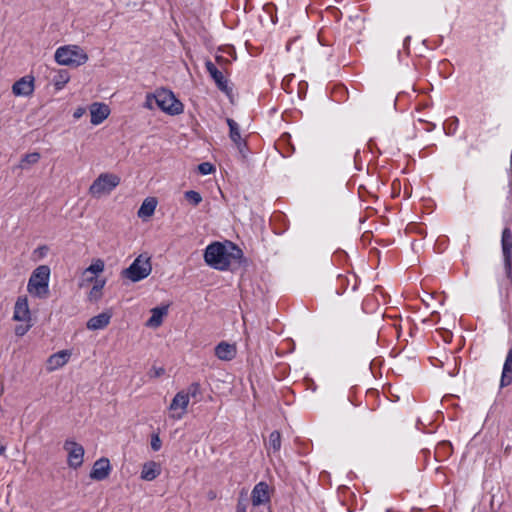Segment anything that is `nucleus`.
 Returning <instances> with one entry per match:
<instances>
[{
    "label": "nucleus",
    "instance_id": "b1692460",
    "mask_svg": "<svg viewBox=\"0 0 512 512\" xmlns=\"http://www.w3.org/2000/svg\"><path fill=\"white\" fill-rule=\"evenodd\" d=\"M86 280L88 282H94V285L89 292V299L98 301L102 296V289L106 284V279H98L96 277L91 276Z\"/></svg>",
    "mask_w": 512,
    "mask_h": 512
},
{
    "label": "nucleus",
    "instance_id": "a19ab883",
    "mask_svg": "<svg viewBox=\"0 0 512 512\" xmlns=\"http://www.w3.org/2000/svg\"><path fill=\"white\" fill-rule=\"evenodd\" d=\"M410 40H411V37H410V36H407V37L404 39L403 45H404V47H405V48H407V47H408V44H409Z\"/></svg>",
    "mask_w": 512,
    "mask_h": 512
},
{
    "label": "nucleus",
    "instance_id": "5701e85b",
    "mask_svg": "<svg viewBox=\"0 0 512 512\" xmlns=\"http://www.w3.org/2000/svg\"><path fill=\"white\" fill-rule=\"evenodd\" d=\"M157 200L154 197H147L141 204L138 210V217L148 218L151 217L156 209Z\"/></svg>",
    "mask_w": 512,
    "mask_h": 512
},
{
    "label": "nucleus",
    "instance_id": "4468645a",
    "mask_svg": "<svg viewBox=\"0 0 512 512\" xmlns=\"http://www.w3.org/2000/svg\"><path fill=\"white\" fill-rule=\"evenodd\" d=\"M13 319L21 322H30L31 313L26 296H20L17 298L14 306Z\"/></svg>",
    "mask_w": 512,
    "mask_h": 512
},
{
    "label": "nucleus",
    "instance_id": "c03bdc74",
    "mask_svg": "<svg viewBox=\"0 0 512 512\" xmlns=\"http://www.w3.org/2000/svg\"><path fill=\"white\" fill-rule=\"evenodd\" d=\"M6 451V447L0 444V455H3Z\"/></svg>",
    "mask_w": 512,
    "mask_h": 512
},
{
    "label": "nucleus",
    "instance_id": "7ed1b4c3",
    "mask_svg": "<svg viewBox=\"0 0 512 512\" xmlns=\"http://www.w3.org/2000/svg\"><path fill=\"white\" fill-rule=\"evenodd\" d=\"M205 262L212 268L225 271L230 266L229 253L220 242L209 244L204 252Z\"/></svg>",
    "mask_w": 512,
    "mask_h": 512
},
{
    "label": "nucleus",
    "instance_id": "de8ad7c7",
    "mask_svg": "<svg viewBox=\"0 0 512 512\" xmlns=\"http://www.w3.org/2000/svg\"><path fill=\"white\" fill-rule=\"evenodd\" d=\"M222 59H223V57H222V56H216V60H217L218 62H219V61H221Z\"/></svg>",
    "mask_w": 512,
    "mask_h": 512
},
{
    "label": "nucleus",
    "instance_id": "2f4dec72",
    "mask_svg": "<svg viewBox=\"0 0 512 512\" xmlns=\"http://www.w3.org/2000/svg\"><path fill=\"white\" fill-rule=\"evenodd\" d=\"M162 442L158 434L151 436V448L153 451H159L161 449Z\"/></svg>",
    "mask_w": 512,
    "mask_h": 512
},
{
    "label": "nucleus",
    "instance_id": "49530a36",
    "mask_svg": "<svg viewBox=\"0 0 512 512\" xmlns=\"http://www.w3.org/2000/svg\"><path fill=\"white\" fill-rule=\"evenodd\" d=\"M318 39H319V42H320V44H321V45H323V46H324V45H326V44L321 40L320 35L318 36Z\"/></svg>",
    "mask_w": 512,
    "mask_h": 512
},
{
    "label": "nucleus",
    "instance_id": "37998d69",
    "mask_svg": "<svg viewBox=\"0 0 512 512\" xmlns=\"http://www.w3.org/2000/svg\"><path fill=\"white\" fill-rule=\"evenodd\" d=\"M208 498H209L210 500L215 499V498H216V493H215V492H213V491H210V492L208 493Z\"/></svg>",
    "mask_w": 512,
    "mask_h": 512
},
{
    "label": "nucleus",
    "instance_id": "cd10ccee",
    "mask_svg": "<svg viewBox=\"0 0 512 512\" xmlns=\"http://www.w3.org/2000/svg\"><path fill=\"white\" fill-rule=\"evenodd\" d=\"M185 394L188 395V400H190V397L196 399L197 401L200 399L201 396V385L198 382L191 383L187 391H185Z\"/></svg>",
    "mask_w": 512,
    "mask_h": 512
},
{
    "label": "nucleus",
    "instance_id": "72a5a7b5",
    "mask_svg": "<svg viewBox=\"0 0 512 512\" xmlns=\"http://www.w3.org/2000/svg\"><path fill=\"white\" fill-rule=\"evenodd\" d=\"M30 328H31L30 324H27V325H17L15 327V334L17 336H24L29 331Z\"/></svg>",
    "mask_w": 512,
    "mask_h": 512
},
{
    "label": "nucleus",
    "instance_id": "412c9836",
    "mask_svg": "<svg viewBox=\"0 0 512 512\" xmlns=\"http://www.w3.org/2000/svg\"><path fill=\"white\" fill-rule=\"evenodd\" d=\"M168 313V306H158L151 309V316L146 322V326L151 328L159 327L163 322V317Z\"/></svg>",
    "mask_w": 512,
    "mask_h": 512
},
{
    "label": "nucleus",
    "instance_id": "e433bc0d",
    "mask_svg": "<svg viewBox=\"0 0 512 512\" xmlns=\"http://www.w3.org/2000/svg\"><path fill=\"white\" fill-rule=\"evenodd\" d=\"M153 101H155V99L153 97V94H147L146 101L144 103V107H146L148 109H152L153 108Z\"/></svg>",
    "mask_w": 512,
    "mask_h": 512
},
{
    "label": "nucleus",
    "instance_id": "423d86ee",
    "mask_svg": "<svg viewBox=\"0 0 512 512\" xmlns=\"http://www.w3.org/2000/svg\"><path fill=\"white\" fill-rule=\"evenodd\" d=\"M151 270L152 267L149 258L143 259L140 255L123 271V274L132 282H139L147 278Z\"/></svg>",
    "mask_w": 512,
    "mask_h": 512
},
{
    "label": "nucleus",
    "instance_id": "a211bd4d",
    "mask_svg": "<svg viewBox=\"0 0 512 512\" xmlns=\"http://www.w3.org/2000/svg\"><path fill=\"white\" fill-rule=\"evenodd\" d=\"M236 347L225 341L220 342L215 347V356L222 361H230L236 356Z\"/></svg>",
    "mask_w": 512,
    "mask_h": 512
},
{
    "label": "nucleus",
    "instance_id": "ddd939ff",
    "mask_svg": "<svg viewBox=\"0 0 512 512\" xmlns=\"http://www.w3.org/2000/svg\"><path fill=\"white\" fill-rule=\"evenodd\" d=\"M111 472V465L108 458L102 457L95 461L90 472V478L96 481L106 479Z\"/></svg>",
    "mask_w": 512,
    "mask_h": 512
},
{
    "label": "nucleus",
    "instance_id": "393cba45",
    "mask_svg": "<svg viewBox=\"0 0 512 512\" xmlns=\"http://www.w3.org/2000/svg\"><path fill=\"white\" fill-rule=\"evenodd\" d=\"M70 74L66 69H59L53 76L52 83L57 91L62 90L69 82Z\"/></svg>",
    "mask_w": 512,
    "mask_h": 512
},
{
    "label": "nucleus",
    "instance_id": "c756f323",
    "mask_svg": "<svg viewBox=\"0 0 512 512\" xmlns=\"http://www.w3.org/2000/svg\"><path fill=\"white\" fill-rule=\"evenodd\" d=\"M185 199L193 206H197L202 202V196L195 190H188L184 193Z\"/></svg>",
    "mask_w": 512,
    "mask_h": 512
},
{
    "label": "nucleus",
    "instance_id": "4be33fe9",
    "mask_svg": "<svg viewBox=\"0 0 512 512\" xmlns=\"http://www.w3.org/2000/svg\"><path fill=\"white\" fill-rule=\"evenodd\" d=\"M161 473V469L158 463L154 461L146 462L141 470V479L145 481H153Z\"/></svg>",
    "mask_w": 512,
    "mask_h": 512
},
{
    "label": "nucleus",
    "instance_id": "c85d7f7f",
    "mask_svg": "<svg viewBox=\"0 0 512 512\" xmlns=\"http://www.w3.org/2000/svg\"><path fill=\"white\" fill-rule=\"evenodd\" d=\"M40 158H41V156H40V153H38V152H32V153L25 154L21 159L20 167L22 169H25L26 168L25 164H36L40 160Z\"/></svg>",
    "mask_w": 512,
    "mask_h": 512
},
{
    "label": "nucleus",
    "instance_id": "f8f14e48",
    "mask_svg": "<svg viewBox=\"0 0 512 512\" xmlns=\"http://www.w3.org/2000/svg\"><path fill=\"white\" fill-rule=\"evenodd\" d=\"M34 92V77L24 76L17 80L12 86V93L15 96L27 97Z\"/></svg>",
    "mask_w": 512,
    "mask_h": 512
},
{
    "label": "nucleus",
    "instance_id": "a18cd8bd",
    "mask_svg": "<svg viewBox=\"0 0 512 512\" xmlns=\"http://www.w3.org/2000/svg\"><path fill=\"white\" fill-rule=\"evenodd\" d=\"M307 84L304 82V83H299V91H298V94L299 96L301 97V87L303 86H306Z\"/></svg>",
    "mask_w": 512,
    "mask_h": 512
},
{
    "label": "nucleus",
    "instance_id": "f704fd0d",
    "mask_svg": "<svg viewBox=\"0 0 512 512\" xmlns=\"http://www.w3.org/2000/svg\"><path fill=\"white\" fill-rule=\"evenodd\" d=\"M165 373V369L163 367H153L150 370V377L158 378L161 377Z\"/></svg>",
    "mask_w": 512,
    "mask_h": 512
},
{
    "label": "nucleus",
    "instance_id": "dca6fc26",
    "mask_svg": "<svg viewBox=\"0 0 512 512\" xmlns=\"http://www.w3.org/2000/svg\"><path fill=\"white\" fill-rule=\"evenodd\" d=\"M71 352L69 350H61L49 356L47 360V370L54 371L63 367L70 359Z\"/></svg>",
    "mask_w": 512,
    "mask_h": 512
},
{
    "label": "nucleus",
    "instance_id": "20e7f679",
    "mask_svg": "<svg viewBox=\"0 0 512 512\" xmlns=\"http://www.w3.org/2000/svg\"><path fill=\"white\" fill-rule=\"evenodd\" d=\"M155 103L163 112L171 116L179 115L184 110V105L178 100L171 90L161 88L153 94Z\"/></svg>",
    "mask_w": 512,
    "mask_h": 512
},
{
    "label": "nucleus",
    "instance_id": "a878e982",
    "mask_svg": "<svg viewBox=\"0 0 512 512\" xmlns=\"http://www.w3.org/2000/svg\"><path fill=\"white\" fill-rule=\"evenodd\" d=\"M266 448L268 452L272 451L273 453L279 452L281 449V434L279 431L275 430L270 433L268 442L266 444Z\"/></svg>",
    "mask_w": 512,
    "mask_h": 512
},
{
    "label": "nucleus",
    "instance_id": "c9c22d12",
    "mask_svg": "<svg viewBox=\"0 0 512 512\" xmlns=\"http://www.w3.org/2000/svg\"><path fill=\"white\" fill-rule=\"evenodd\" d=\"M47 253L48 247L46 245L39 246L34 250V254H37L39 258L45 257Z\"/></svg>",
    "mask_w": 512,
    "mask_h": 512
},
{
    "label": "nucleus",
    "instance_id": "58836bf2",
    "mask_svg": "<svg viewBox=\"0 0 512 512\" xmlns=\"http://www.w3.org/2000/svg\"><path fill=\"white\" fill-rule=\"evenodd\" d=\"M84 113H85V109H84V108H82V107H79V108H77V109L74 111V113H73V117H74L75 119H79V118H81V117L84 115Z\"/></svg>",
    "mask_w": 512,
    "mask_h": 512
},
{
    "label": "nucleus",
    "instance_id": "79ce46f5",
    "mask_svg": "<svg viewBox=\"0 0 512 512\" xmlns=\"http://www.w3.org/2000/svg\"><path fill=\"white\" fill-rule=\"evenodd\" d=\"M352 278L354 280V284L352 286V290L355 291L357 289V279H356L355 275H353Z\"/></svg>",
    "mask_w": 512,
    "mask_h": 512
},
{
    "label": "nucleus",
    "instance_id": "aec40b11",
    "mask_svg": "<svg viewBox=\"0 0 512 512\" xmlns=\"http://www.w3.org/2000/svg\"><path fill=\"white\" fill-rule=\"evenodd\" d=\"M111 314L108 312L100 313L96 316L91 317L87 321V328L89 330H101L104 329L110 323Z\"/></svg>",
    "mask_w": 512,
    "mask_h": 512
},
{
    "label": "nucleus",
    "instance_id": "f03ea898",
    "mask_svg": "<svg viewBox=\"0 0 512 512\" xmlns=\"http://www.w3.org/2000/svg\"><path fill=\"white\" fill-rule=\"evenodd\" d=\"M50 267L40 265L32 272L28 284V292L37 298H46L49 293Z\"/></svg>",
    "mask_w": 512,
    "mask_h": 512
},
{
    "label": "nucleus",
    "instance_id": "f257e3e1",
    "mask_svg": "<svg viewBox=\"0 0 512 512\" xmlns=\"http://www.w3.org/2000/svg\"><path fill=\"white\" fill-rule=\"evenodd\" d=\"M55 61L62 66L79 67L88 61V55L78 45H64L56 49Z\"/></svg>",
    "mask_w": 512,
    "mask_h": 512
},
{
    "label": "nucleus",
    "instance_id": "2eb2a0df",
    "mask_svg": "<svg viewBox=\"0 0 512 512\" xmlns=\"http://www.w3.org/2000/svg\"><path fill=\"white\" fill-rule=\"evenodd\" d=\"M110 114L108 105L104 103L95 102L90 106V122L93 125L101 124Z\"/></svg>",
    "mask_w": 512,
    "mask_h": 512
},
{
    "label": "nucleus",
    "instance_id": "4c0bfd02",
    "mask_svg": "<svg viewBox=\"0 0 512 512\" xmlns=\"http://www.w3.org/2000/svg\"><path fill=\"white\" fill-rule=\"evenodd\" d=\"M236 512H247V505L246 503L239 499L236 505Z\"/></svg>",
    "mask_w": 512,
    "mask_h": 512
},
{
    "label": "nucleus",
    "instance_id": "8fccbe9b",
    "mask_svg": "<svg viewBox=\"0 0 512 512\" xmlns=\"http://www.w3.org/2000/svg\"><path fill=\"white\" fill-rule=\"evenodd\" d=\"M451 129H453L452 133H454L456 131V127L454 128V126H451Z\"/></svg>",
    "mask_w": 512,
    "mask_h": 512
},
{
    "label": "nucleus",
    "instance_id": "09e8293b",
    "mask_svg": "<svg viewBox=\"0 0 512 512\" xmlns=\"http://www.w3.org/2000/svg\"><path fill=\"white\" fill-rule=\"evenodd\" d=\"M451 129H453L452 133H454L456 131V127L454 128V126H451Z\"/></svg>",
    "mask_w": 512,
    "mask_h": 512
},
{
    "label": "nucleus",
    "instance_id": "7c9ffc66",
    "mask_svg": "<svg viewBox=\"0 0 512 512\" xmlns=\"http://www.w3.org/2000/svg\"><path fill=\"white\" fill-rule=\"evenodd\" d=\"M215 171V167L210 162H203L198 165V172L201 175H209Z\"/></svg>",
    "mask_w": 512,
    "mask_h": 512
},
{
    "label": "nucleus",
    "instance_id": "f3484780",
    "mask_svg": "<svg viewBox=\"0 0 512 512\" xmlns=\"http://www.w3.org/2000/svg\"><path fill=\"white\" fill-rule=\"evenodd\" d=\"M511 384H512V346L508 350L504 364H503L499 388L502 389Z\"/></svg>",
    "mask_w": 512,
    "mask_h": 512
},
{
    "label": "nucleus",
    "instance_id": "9d476101",
    "mask_svg": "<svg viewBox=\"0 0 512 512\" xmlns=\"http://www.w3.org/2000/svg\"><path fill=\"white\" fill-rule=\"evenodd\" d=\"M251 502L254 507L270 504V488L265 481H260L253 487L251 491Z\"/></svg>",
    "mask_w": 512,
    "mask_h": 512
},
{
    "label": "nucleus",
    "instance_id": "9b49d317",
    "mask_svg": "<svg viewBox=\"0 0 512 512\" xmlns=\"http://www.w3.org/2000/svg\"><path fill=\"white\" fill-rule=\"evenodd\" d=\"M188 405V395L185 394V391L182 390L176 393L169 405V410L173 412L171 417L175 420L182 419L186 413Z\"/></svg>",
    "mask_w": 512,
    "mask_h": 512
},
{
    "label": "nucleus",
    "instance_id": "39448f33",
    "mask_svg": "<svg viewBox=\"0 0 512 512\" xmlns=\"http://www.w3.org/2000/svg\"><path fill=\"white\" fill-rule=\"evenodd\" d=\"M120 184V177L113 173H101L90 185L89 194L98 198L109 194Z\"/></svg>",
    "mask_w": 512,
    "mask_h": 512
},
{
    "label": "nucleus",
    "instance_id": "ea45409f",
    "mask_svg": "<svg viewBox=\"0 0 512 512\" xmlns=\"http://www.w3.org/2000/svg\"><path fill=\"white\" fill-rule=\"evenodd\" d=\"M338 281H339L340 283H344V282L349 283V281H350V280H349V278H347V277H343V276L339 275V277H338Z\"/></svg>",
    "mask_w": 512,
    "mask_h": 512
},
{
    "label": "nucleus",
    "instance_id": "6e6552de",
    "mask_svg": "<svg viewBox=\"0 0 512 512\" xmlns=\"http://www.w3.org/2000/svg\"><path fill=\"white\" fill-rule=\"evenodd\" d=\"M501 246L503 253L504 268L508 277L512 272V232L509 227L502 231Z\"/></svg>",
    "mask_w": 512,
    "mask_h": 512
},
{
    "label": "nucleus",
    "instance_id": "bb28decb",
    "mask_svg": "<svg viewBox=\"0 0 512 512\" xmlns=\"http://www.w3.org/2000/svg\"><path fill=\"white\" fill-rule=\"evenodd\" d=\"M105 263L102 259L94 260L83 272L84 275L91 273L93 277L104 271Z\"/></svg>",
    "mask_w": 512,
    "mask_h": 512
},
{
    "label": "nucleus",
    "instance_id": "473e14b6",
    "mask_svg": "<svg viewBox=\"0 0 512 512\" xmlns=\"http://www.w3.org/2000/svg\"><path fill=\"white\" fill-rule=\"evenodd\" d=\"M230 244L232 246L233 252L229 253V258L233 257L235 259H241L243 257V251L238 246L234 245L233 243H230Z\"/></svg>",
    "mask_w": 512,
    "mask_h": 512
},
{
    "label": "nucleus",
    "instance_id": "1a4fd4ad",
    "mask_svg": "<svg viewBox=\"0 0 512 512\" xmlns=\"http://www.w3.org/2000/svg\"><path fill=\"white\" fill-rule=\"evenodd\" d=\"M64 449L68 452V465L74 469L80 467L83 463L84 448L72 440H66Z\"/></svg>",
    "mask_w": 512,
    "mask_h": 512
},
{
    "label": "nucleus",
    "instance_id": "0eeeda50",
    "mask_svg": "<svg viewBox=\"0 0 512 512\" xmlns=\"http://www.w3.org/2000/svg\"><path fill=\"white\" fill-rule=\"evenodd\" d=\"M205 68L209 73L210 77L214 81L216 87L224 93L231 102H233V89L229 85V80L223 75V73L215 66V64L209 60H205Z\"/></svg>",
    "mask_w": 512,
    "mask_h": 512
},
{
    "label": "nucleus",
    "instance_id": "6ab92c4d",
    "mask_svg": "<svg viewBox=\"0 0 512 512\" xmlns=\"http://www.w3.org/2000/svg\"><path fill=\"white\" fill-rule=\"evenodd\" d=\"M226 122L229 127V137L231 141L237 146V148L240 151H242V148L246 146V142L241 137L240 127L238 123L231 118H227Z\"/></svg>",
    "mask_w": 512,
    "mask_h": 512
}]
</instances>
